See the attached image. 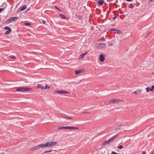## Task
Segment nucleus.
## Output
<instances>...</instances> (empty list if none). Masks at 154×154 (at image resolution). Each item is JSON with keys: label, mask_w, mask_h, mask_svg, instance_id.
<instances>
[{"label": "nucleus", "mask_w": 154, "mask_h": 154, "mask_svg": "<svg viewBox=\"0 0 154 154\" xmlns=\"http://www.w3.org/2000/svg\"><path fill=\"white\" fill-rule=\"evenodd\" d=\"M119 134H117L115 136H113V137H111L108 140L109 141V142H110L112 141L113 140H114L115 139L116 137H117L118 136Z\"/></svg>", "instance_id": "1a4fd4ad"}, {"label": "nucleus", "mask_w": 154, "mask_h": 154, "mask_svg": "<svg viewBox=\"0 0 154 154\" xmlns=\"http://www.w3.org/2000/svg\"><path fill=\"white\" fill-rule=\"evenodd\" d=\"M12 21H12V19L11 18L7 20V22L8 23H11Z\"/></svg>", "instance_id": "412c9836"}, {"label": "nucleus", "mask_w": 154, "mask_h": 154, "mask_svg": "<svg viewBox=\"0 0 154 154\" xmlns=\"http://www.w3.org/2000/svg\"><path fill=\"white\" fill-rule=\"evenodd\" d=\"M60 16L62 18V19H66L67 18L63 16V15L62 14H60Z\"/></svg>", "instance_id": "4be33fe9"}, {"label": "nucleus", "mask_w": 154, "mask_h": 154, "mask_svg": "<svg viewBox=\"0 0 154 154\" xmlns=\"http://www.w3.org/2000/svg\"><path fill=\"white\" fill-rule=\"evenodd\" d=\"M11 58L12 59H16V58L14 56H11Z\"/></svg>", "instance_id": "f704fd0d"}, {"label": "nucleus", "mask_w": 154, "mask_h": 154, "mask_svg": "<svg viewBox=\"0 0 154 154\" xmlns=\"http://www.w3.org/2000/svg\"><path fill=\"white\" fill-rule=\"evenodd\" d=\"M57 143L55 142L50 141L46 143L47 147H51L55 146Z\"/></svg>", "instance_id": "7ed1b4c3"}, {"label": "nucleus", "mask_w": 154, "mask_h": 154, "mask_svg": "<svg viewBox=\"0 0 154 154\" xmlns=\"http://www.w3.org/2000/svg\"><path fill=\"white\" fill-rule=\"evenodd\" d=\"M82 71L80 70H77L75 71V73L77 74L80 73Z\"/></svg>", "instance_id": "a211bd4d"}, {"label": "nucleus", "mask_w": 154, "mask_h": 154, "mask_svg": "<svg viewBox=\"0 0 154 154\" xmlns=\"http://www.w3.org/2000/svg\"><path fill=\"white\" fill-rule=\"evenodd\" d=\"M119 32H117V31H115L114 33H118V34H122V33H120Z\"/></svg>", "instance_id": "2f4dec72"}, {"label": "nucleus", "mask_w": 154, "mask_h": 154, "mask_svg": "<svg viewBox=\"0 0 154 154\" xmlns=\"http://www.w3.org/2000/svg\"><path fill=\"white\" fill-rule=\"evenodd\" d=\"M123 148V146L122 145H120V146H119V147H118V148L120 149H121L122 148Z\"/></svg>", "instance_id": "c85d7f7f"}, {"label": "nucleus", "mask_w": 154, "mask_h": 154, "mask_svg": "<svg viewBox=\"0 0 154 154\" xmlns=\"http://www.w3.org/2000/svg\"><path fill=\"white\" fill-rule=\"evenodd\" d=\"M121 100L119 99H113L109 101L110 103H116L119 102L121 101Z\"/></svg>", "instance_id": "423d86ee"}, {"label": "nucleus", "mask_w": 154, "mask_h": 154, "mask_svg": "<svg viewBox=\"0 0 154 154\" xmlns=\"http://www.w3.org/2000/svg\"><path fill=\"white\" fill-rule=\"evenodd\" d=\"M109 141L108 140H106L103 142L101 144V146H103V145H105L106 144L108 143H109Z\"/></svg>", "instance_id": "4468645a"}, {"label": "nucleus", "mask_w": 154, "mask_h": 154, "mask_svg": "<svg viewBox=\"0 0 154 154\" xmlns=\"http://www.w3.org/2000/svg\"><path fill=\"white\" fill-rule=\"evenodd\" d=\"M50 88V86H48L47 85H46L45 86V87H44V89H49Z\"/></svg>", "instance_id": "b1692460"}, {"label": "nucleus", "mask_w": 154, "mask_h": 154, "mask_svg": "<svg viewBox=\"0 0 154 154\" xmlns=\"http://www.w3.org/2000/svg\"><path fill=\"white\" fill-rule=\"evenodd\" d=\"M12 19V21H14L18 19V17H14L11 18Z\"/></svg>", "instance_id": "aec40b11"}, {"label": "nucleus", "mask_w": 154, "mask_h": 154, "mask_svg": "<svg viewBox=\"0 0 154 154\" xmlns=\"http://www.w3.org/2000/svg\"><path fill=\"white\" fill-rule=\"evenodd\" d=\"M4 10V8H0V13L2 12Z\"/></svg>", "instance_id": "72a5a7b5"}, {"label": "nucleus", "mask_w": 154, "mask_h": 154, "mask_svg": "<svg viewBox=\"0 0 154 154\" xmlns=\"http://www.w3.org/2000/svg\"><path fill=\"white\" fill-rule=\"evenodd\" d=\"M0 154H5V153H3V152H2V153H0Z\"/></svg>", "instance_id": "09e8293b"}, {"label": "nucleus", "mask_w": 154, "mask_h": 154, "mask_svg": "<svg viewBox=\"0 0 154 154\" xmlns=\"http://www.w3.org/2000/svg\"><path fill=\"white\" fill-rule=\"evenodd\" d=\"M65 117L67 119H72V117Z\"/></svg>", "instance_id": "7c9ffc66"}, {"label": "nucleus", "mask_w": 154, "mask_h": 154, "mask_svg": "<svg viewBox=\"0 0 154 154\" xmlns=\"http://www.w3.org/2000/svg\"><path fill=\"white\" fill-rule=\"evenodd\" d=\"M105 59V57L104 56L103 54H101L99 57L100 60L101 62H103L104 61Z\"/></svg>", "instance_id": "0eeeda50"}, {"label": "nucleus", "mask_w": 154, "mask_h": 154, "mask_svg": "<svg viewBox=\"0 0 154 154\" xmlns=\"http://www.w3.org/2000/svg\"><path fill=\"white\" fill-rule=\"evenodd\" d=\"M37 88L41 89L42 90L44 89V87L42 86V85H38L37 86Z\"/></svg>", "instance_id": "2eb2a0df"}, {"label": "nucleus", "mask_w": 154, "mask_h": 154, "mask_svg": "<svg viewBox=\"0 0 154 154\" xmlns=\"http://www.w3.org/2000/svg\"><path fill=\"white\" fill-rule=\"evenodd\" d=\"M56 92L57 93H58L61 94H69L70 93L68 92L67 91H65L63 90H60V91H56Z\"/></svg>", "instance_id": "39448f33"}, {"label": "nucleus", "mask_w": 154, "mask_h": 154, "mask_svg": "<svg viewBox=\"0 0 154 154\" xmlns=\"http://www.w3.org/2000/svg\"><path fill=\"white\" fill-rule=\"evenodd\" d=\"M39 145H38L36 146H33L31 148V150L32 151H35L40 149Z\"/></svg>", "instance_id": "6e6552de"}, {"label": "nucleus", "mask_w": 154, "mask_h": 154, "mask_svg": "<svg viewBox=\"0 0 154 154\" xmlns=\"http://www.w3.org/2000/svg\"><path fill=\"white\" fill-rule=\"evenodd\" d=\"M11 29H10V30H8L5 33V34L6 35H8L11 32Z\"/></svg>", "instance_id": "f3484780"}, {"label": "nucleus", "mask_w": 154, "mask_h": 154, "mask_svg": "<svg viewBox=\"0 0 154 154\" xmlns=\"http://www.w3.org/2000/svg\"><path fill=\"white\" fill-rule=\"evenodd\" d=\"M130 5L131 7H134V5L132 4H130Z\"/></svg>", "instance_id": "473e14b6"}, {"label": "nucleus", "mask_w": 154, "mask_h": 154, "mask_svg": "<svg viewBox=\"0 0 154 154\" xmlns=\"http://www.w3.org/2000/svg\"><path fill=\"white\" fill-rule=\"evenodd\" d=\"M137 91L138 94H140L142 92V90L140 89L137 90Z\"/></svg>", "instance_id": "5701e85b"}, {"label": "nucleus", "mask_w": 154, "mask_h": 154, "mask_svg": "<svg viewBox=\"0 0 154 154\" xmlns=\"http://www.w3.org/2000/svg\"><path fill=\"white\" fill-rule=\"evenodd\" d=\"M106 46V45L105 43H101L98 44L97 47L99 49H102L105 48Z\"/></svg>", "instance_id": "20e7f679"}, {"label": "nucleus", "mask_w": 154, "mask_h": 154, "mask_svg": "<svg viewBox=\"0 0 154 154\" xmlns=\"http://www.w3.org/2000/svg\"><path fill=\"white\" fill-rule=\"evenodd\" d=\"M87 53V52H86L85 53L82 54H81L79 58L80 59H82L83 57Z\"/></svg>", "instance_id": "dca6fc26"}, {"label": "nucleus", "mask_w": 154, "mask_h": 154, "mask_svg": "<svg viewBox=\"0 0 154 154\" xmlns=\"http://www.w3.org/2000/svg\"><path fill=\"white\" fill-rule=\"evenodd\" d=\"M153 56H154V55H153Z\"/></svg>", "instance_id": "603ef678"}, {"label": "nucleus", "mask_w": 154, "mask_h": 154, "mask_svg": "<svg viewBox=\"0 0 154 154\" xmlns=\"http://www.w3.org/2000/svg\"><path fill=\"white\" fill-rule=\"evenodd\" d=\"M152 154H154V153H152Z\"/></svg>", "instance_id": "3c124183"}, {"label": "nucleus", "mask_w": 154, "mask_h": 154, "mask_svg": "<svg viewBox=\"0 0 154 154\" xmlns=\"http://www.w3.org/2000/svg\"><path fill=\"white\" fill-rule=\"evenodd\" d=\"M134 93L135 94H137V91H134Z\"/></svg>", "instance_id": "e433bc0d"}, {"label": "nucleus", "mask_w": 154, "mask_h": 154, "mask_svg": "<svg viewBox=\"0 0 154 154\" xmlns=\"http://www.w3.org/2000/svg\"><path fill=\"white\" fill-rule=\"evenodd\" d=\"M24 24L28 26L30 25H31V24L29 23H25Z\"/></svg>", "instance_id": "c756f323"}, {"label": "nucleus", "mask_w": 154, "mask_h": 154, "mask_svg": "<svg viewBox=\"0 0 154 154\" xmlns=\"http://www.w3.org/2000/svg\"><path fill=\"white\" fill-rule=\"evenodd\" d=\"M39 145L40 148H41L47 147L46 143L45 144H41Z\"/></svg>", "instance_id": "9d476101"}, {"label": "nucleus", "mask_w": 154, "mask_h": 154, "mask_svg": "<svg viewBox=\"0 0 154 154\" xmlns=\"http://www.w3.org/2000/svg\"><path fill=\"white\" fill-rule=\"evenodd\" d=\"M89 112H88L87 111H83L82 112V113H86V114H89Z\"/></svg>", "instance_id": "bb28decb"}, {"label": "nucleus", "mask_w": 154, "mask_h": 154, "mask_svg": "<svg viewBox=\"0 0 154 154\" xmlns=\"http://www.w3.org/2000/svg\"><path fill=\"white\" fill-rule=\"evenodd\" d=\"M145 154V152H143V154Z\"/></svg>", "instance_id": "49530a36"}, {"label": "nucleus", "mask_w": 154, "mask_h": 154, "mask_svg": "<svg viewBox=\"0 0 154 154\" xmlns=\"http://www.w3.org/2000/svg\"><path fill=\"white\" fill-rule=\"evenodd\" d=\"M119 128H120V127H119H119H118V128H116L115 129V130H117V129H119Z\"/></svg>", "instance_id": "4c0bfd02"}, {"label": "nucleus", "mask_w": 154, "mask_h": 154, "mask_svg": "<svg viewBox=\"0 0 154 154\" xmlns=\"http://www.w3.org/2000/svg\"><path fill=\"white\" fill-rule=\"evenodd\" d=\"M52 151V150H50L49 151H48V152H51Z\"/></svg>", "instance_id": "a18cd8bd"}, {"label": "nucleus", "mask_w": 154, "mask_h": 154, "mask_svg": "<svg viewBox=\"0 0 154 154\" xmlns=\"http://www.w3.org/2000/svg\"><path fill=\"white\" fill-rule=\"evenodd\" d=\"M104 40V38H101L99 39V40H101L102 41H103Z\"/></svg>", "instance_id": "c9c22d12"}, {"label": "nucleus", "mask_w": 154, "mask_h": 154, "mask_svg": "<svg viewBox=\"0 0 154 154\" xmlns=\"http://www.w3.org/2000/svg\"><path fill=\"white\" fill-rule=\"evenodd\" d=\"M4 29L5 30H10V29H11L8 26H5L4 28Z\"/></svg>", "instance_id": "393cba45"}, {"label": "nucleus", "mask_w": 154, "mask_h": 154, "mask_svg": "<svg viewBox=\"0 0 154 154\" xmlns=\"http://www.w3.org/2000/svg\"><path fill=\"white\" fill-rule=\"evenodd\" d=\"M48 151H45V152H44V154H45V153H48Z\"/></svg>", "instance_id": "a19ab883"}, {"label": "nucleus", "mask_w": 154, "mask_h": 154, "mask_svg": "<svg viewBox=\"0 0 154 154\" xmlns=\"http://www.w3.org/2000/svg\"><path fill=\"white\" fill-rule=\"evenodd\" d=\"M107 0L109 1V2H110V1H112V0Z\"/></svg>", "instance_id": "8fccbe9b"}, {"label": "nucleus", "mask_w": 154, "mask_h": 154, "mask_svg": "<svg viewBox=\"0 0 154 154\" xmlns=\"http://www.w3.org/2000/svg\"><path fill=\"white\" fill-rule=\"evenodd\" d=\"M26 8V5H23L21 7L20 9L21 11H23Z\"/></svg>", "instance_id": "ddd939ff"}, {"label": "nucleus", "mask_w": 154, "mask_h": 154, "mask_svg": "<svg viewBox=\"0 0 154 154\" xmlns=\"http://www.w3.org/2000/svg\"><path fill=\"white\" fill-rule=\"evenodd\" d=\"M111 154H120L119 153H118L114 151H112L111 153Z\"/></svg>", "instance_id": "cd10ccee"}, {"label": "nucleus", "mask_w": 154, "mask_h": 154, "mask_svg": "<svg viewBox=\"0 0 154 154\" xmlns=\"http://www.w3.org/2000/svg\"><path fill=\"white\" fill-rule=\"evenodd\" d=\"M55 8L57 9L59 11H61V10L58 7H56Z\"/></svg>", "instance_id": "ea45409f"}, {"label": "nucleus", "mask_w": 154, "mask_h": 154, "mask_svg": "<svg viewBox=\"0 0 154 154\" xmlns=\"http://www.w3.org/2000/svg\"><path fill=\"white\" fill-rule=\"evenodd\" d=\"M133 0H127V1L128 2H130V1H132Z\"/></svg>", "instance_id": "37998d69"}, {"label": "nucleus", "mask_w": 154, "mask_h": 154, "mask_svg": "<svg viewBox=\"0 0 154 154\" xmlns=\"http://www.w3.org/2000/svg\"><path fill=\"white\" fill-rule=\"evenodd\" d=\"M79 129V128L73 126H60L58 128V129Z\"/></svg>", "instance_id": "f03ea898"}, {"label": "nucleus", "mask_w": 154, "mask_h": 154, "mask_svg": "<svg viewBox=\"0 0 154 154\" xmlns=\"http://www.w3.org/2000/svg\"><path fill=\"white\" fill-rule=\"evenodd\" d=\"M110 30L111 31H114L115 32V31H117V32H120V33H122V32L121 31L119 30V29H114V28H112V29H110Z\"/></svg>", "instance_id": "9b49d317"}, {"label": "nucleus", "mask_w": 154, "mask_h": 154, "mask_svg": "<svg viewBox=\"0 0 154 154\" xmlns=\"http://www.w3.org/2000/svg\"><path fill=\"white\" fill-rule=\"evenodd\" d=\"M42 22L44 24H45L46 23V21L45 20H43Z\"/></svg>", "instance_id": "58836bf2"}, {"label": "nucleus", "mask_w": 154, "mask_h": 154, "mask_svg": "<svg viewBox=\"0 0 154 154\" xmlns=\"http://www.w3.org/2000/svg\"><path fill=\"white\" fill-rule=\"evenodd\" d=\"M31 88L21 87L17 89L16 91L19 92H23L25 91H29L32 90Z\"/></svg>", "instance_id": "f257e3e1"}, {"label": "nucleus", "mask_w": 154, "mask_h": 154, "mask_svg": "<svg viewBox=\"0 0 154 154\" xmlns=\"http://www.w3.org/2000/svg\"><path fill=\"white\" fill-rule=\"evenodd\" d=\"M146 91L147 92H149V91H151V88L149 87H147L146 88Z\"/></svg>", "instance_id": "6ab92c4d"}, {"label": "nucleus", "mask_w": 154, "mask_h": 154, "mask_svg": "<svg viewBox=\"0 0 154 154\" xmlns=\"http://www.w3.org/2000/svg\"><path fill=\"white\" fill-rule=\"evenodd\" d=\"M116 18V17H115L113 18L112 19L113 20H115Z\"/></svg>", "instance_id": "c03bdc74"}, {"label": "nucleus", "mask_w": 154, "mask_h": 154, "mask_svg": "<svg viewBox=\"0 0 154 154\" xmlns=\"http://www.w3.org/2000/svg\"><path fill=\"white\" fill-rule=\"evenodd\" d=\"M104 3L103 1L102 0H99L98 1L97 3L98 5L100 6H101L103 5Z\"/></svg>", "instance_id": "f8f14e48"}, {"label": "nucleus", "mask_w": 154, "mask_h": 154, "mask_svg": "<svg viewBox=\"0 0 154 154\" xmlns=\"http://www.w3.org/2000/svg\"><path fill=\"white\" fill-rule=\"evenodd\" d=\"M152 75H154V72H153L152 73Z\"/></svg>", "instance_id": "de8ad7c7"}, {"label": "nucleus", "mask_w": 154, "mask_h": 154, "mask_svg": "<svg viewBox=\"0 0 154 154\" xmlns=\"http://www.w3.org/2000/svg\"><path fill=\"white\" fill-rule=\"evenodd\" d=\"M153 90H154V85H153L152 86L151 90V91H153Z\"/></svg>", "instance_id": "a878e982"}, {"label": "nucleus", "mask_w": 154, "mask_h": 154, "mask_svg": "<svg viewBox=\"0 0 154 154\" xmlns=\"http://www.w3.org/2000/svg\"><path fill=\"white\" fill-rule=\"evenodd\" d=\"M151 2H154V0H149Z\"/></svg>", "instance_id": "79ce46f5"}]
</instances>
